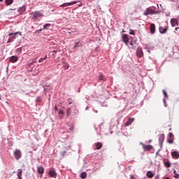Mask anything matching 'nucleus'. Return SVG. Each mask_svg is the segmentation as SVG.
Masks as SVG:
<instances>
[{"mask_svg":"<svg viewBox=\"0 0 179 179\" xmlns=\"http://www.w3.org/2000/svg\"><path fill=\"white\" fill-rule=\"evenodd\" d=\"M66 153V152L63 151L61 152V155H62V156H64Z\"/></svg>","mask_w":179,"mask_h":179,"instance_id":"37998d69","label":"nucleus"},{"mask_svg":"<svg viewBox=\"0 0 179 179\" xmlns=\"http://www.w3.org/2000/svg\"><path fill=\"white\" fill-rule=\"evenodd\" d=\"M50 55H55L57 54V51L54 50L50 52Z\"/></svg>","mask_w":179,"mask_h":179,"instance_id":"72a5a7b5","label":"nucleus"},{"mask_svg":"<svg viewBox=\"0 0 179 179\" xmlns=\"http://www.w3.org/2000/svg\"><path fill=\"white\" fill-rule=\"evenodd\" d=\"M0 2H3V0H0Z\"/></svg>","mask_w":179,"mask_h":179,"instance_id":"4d7b16f0","label":"nucleus"},{"mask_svg":"<svg viewBox=\"0 0 179 179\" xmlns=\"http://www.w3.org/2000/svg\"><path fill=\"white\" fill-rule=\"evenodd\" d=\"M95 146L97 150H100V149H101V148H103V144L100 142H98V143H95Z\"/></svg>","mask_w":179,"mask_h":179,"instance_id":"aec40b11","label":"nucleus"},{"mask_svg":"<svg viewBox=\"0 0 179 179\" xmlns=\"http://www.w3.org/2000/svg\"><path fill=\"white\" fill-rule=\"evenodd\" d=\"M169 30V26L159 27V31L161 34H166Z\"/></svg>","mask_w":179,"mask_h":179,"instance_id":"20e7f679","label":"nucleus"},{"mask_svg":"<svg viewBox=\"0 0 179 179\" xmlns=\"http://www.w3.org/2000/svg\"><path fill=\"white\" fill-rule=\"evenodd\" d=\"M164 94L165 96V97H167V92H166V91L164 90Z\"/></svg>","mask_w":179,"mask_h":179,"instance_id":"a18cd8bd","label":"nucleus"},{"mask_svg":"<svg viewBox=\"0 0 179 179\" xmlns=\"http://www.w3.org/2000/svg\"><path fill=\"white\" fill-rule=\"evenodd\" d=\"M156 11L153 9L152 7H149L143 13L144 16H149V15H156Z\"/></svg>","mask_w":179,"mask_h":179,"instance_id":"f257e3e1","label":"nucleus"},{"mask_svg":"<svg viewBox=\"0 0 179 179\" xmlns=\"http://www.w3.org/2000/svg\"><path fill=\"white\" fill-rule=\"evenodd\" d=\"M99 127H101V126L99 124Z\"/></svg>","mask_w":179,"mask_h":179,"instance_id":"69168bd1","label":"nucleus"},{"mask_svg":"<svg viewBox=\"0 0 179 179\" xmlns=\"http://www.w3.org/2000/svg\"><path fill=\"white\" fill-rule=\"evenodd\" d=\"M99 80L101 81H104L106 80V78L104 77V76L103 74H99Z\"/></svg>","mask_w":179,"mask_h":179,"instance_id":"b1692460","label":"nucleus"},{"mask_svg":"<svg viewBox=\"0 0 179 179\" xmlns=\"http://www.w3.org/2000/svg\"><path fill=\"white\" fill-rule=\"evenodd\" d=\"M22 173H23V171L22 170V169H20L17 170V176L19 179H22Z\"/></svg>","mask_w":179,"mask_h":179,"instance_id":"6ab92c4d","label":"nucleus"},{"mask_svg":"<svg viewBox=\"0 0 179 179\" xmlns=\"http://www.w3.org/2000/svg\"><path fill=\"white\" fill-rule=\"evenodd\" d=\"M148 48H149L150 50H155V46H153V45H150V46H148Z\"/></svg>","mask_w":179,"mask_h":179,"instance_id":"ea45409f","label":"nucleus"},{"mask_svg":"<svg viewBox=\"0 0 179 179\" xmlns=\"http://www.w3.org/2000/svg\"><path fill=\"white\" fill-rule=\"evenodd\" d=\"M148 52H150V50H148Z\"/></svg>","mask_w":179,"mask_h":179,"instance_id":"680f3d73","label":"nucleus"},{"mask_svg":"<svg viewBox=\"0 0 179 179\" xmlns=\"http://www.w3.org/2000/svg\"><path fill=\"white\" fill-rule=\"evenodd\" d=\"M152 142V141H150L149 143Z\"/></svg>","mask_w":179,"mask_h":179,"instance_id":"e2e57ef3","label":"nucleus"},{"mask_svg":"<svg viewBox=\"0 0 179 179\" xmlns=\"http://www.w3.org/2000/svg\"><path fill=\"white\" fill-rule=\"evenodd\" d=\"M95 113H97V110H96Z\"/></svg>","mask_w":179,"mask_h":179,"instance_id":"0e129e2a","label":"nucleus"},{"mask_svg":"<svg viewBox=\"0 0 179 179\" xmlns=\"http://www.w3.org/2000/svg\"><path fill=\"white\" fill-rule=\"evenodd\" d=\"M50 55H55L57 54V51L54 50L50 52Z\"/></svg>","mask_w":179,"mask_h":179,"instance_id":"f704fd0d","label":"nucleus"},{"mask_svg":"<svg viewBox=\"0 0 179 179\" xmlns=\"http://www.w3.org/2000/svg\"><path fill=\"white\" fill-rule=\"evenodd\" d=\"M130 45H133L132 43H130Z\"/></svg>","mask_w":179,"mask_h":179,"instance_id":"13d9d810","label":"nucleus"},{"mask_svg":"<svg viewBox=\"0 0 179 179\" xmlns=\"http://www.w3.org/2000/svg\"><path fill=\"white\" fill-rule=\"evenodd\" d=\"M171 155L173 159H178V157H179V154L176 151L172 152Z\"/></svg>","mask_w":179,"mask_h":179,"instance_id":"f3484780","label":"nucleus"},{"mask_svg":"<svg viewBox=\"0 0 179 179\" xmlns=\"http://www.w3.org/2000/svg\"><path fill=\"white\" fill-rule=\"evenodd\" d=\"M80 177H81V178L85 179V178H86V177H87V173H86V172H83L80 174Z\"/></svg>","mask_w":179,"mask_h":179,"instance_id":"393cba45","label":"nucleus"},{"mask_svg":"<svg viewBox=\"0 0 179 179\" xmlns=\"http://www.w3.org/2000/svg\"><path fill=\"white\" fill-rule=\"evenodd\" d=\"M50 55H55L57 54V51L54 50L50 52Z\"/></svg>","mask_w":179,"mask_h":179,"instance_id":"c9c22d12","label":"nucleus"},{"mask_svg":"<svg viewBox=\"0 0 179 179\" xmlns=\"http://www.w3.org/2000/svg\"><path fill=\"white\" fill-rule=\"evenodd\" d=\"M32 15H33L32 19H38V17H43L44 16V14L41 11H35L32 13Z\"/></svg>","mask_w":179,"mask_h":179,"instance_id":"7ed1b4c3","label":"nucleus"},{"mask_svg":"<svg viewBox=\"0 0 179 179\" xmlns=\"http://www.w3.org/2000/svg\"><path fill=\"white\" fill-rule=\"evenodd\" d=\"M178 29H179V27H176V28L175 29V30L177 31V30H178Z\"/></svg>","mask_w":179,"mask_h":179,"instance_id":"3c124183","label":"nucleus"},{"mask_svg":"<svg viewBox=\"0 0 179 179\" xmlns=\"http://www.w3.org/2000/svg\"><path fill=\"white\" fill-rule=\"evenodd\" d=\"M173 138H171V139H168V143H173Z\"/></svg>","mask_w":179,"mask_h":179,"instance_id":"a19ab883","label":"nucleus"},{"mask_svg":"<svg viewBox=\"0 0 179 179\" xmlns=\"http://www.w3.org/2000/svg\"><path fill=\"white\" fill-rule=\"evenodd\" d=\"M164 179H170V178H169V177H166V178H165Z\"/></svg>","mask_w":179,"mask_h":179,"instance_id":"864d4df0","label":"nucleus"},{"mask_svg":"<svg viewBox=\"0 0 179 179\" xmlns=\"http://www.w3.org/2000/svg\"><path fill=\"white\" fill-rule=\"evenodd\" d=\"M135 121V118H129L128 120L124 123L125 127H129L132 122Z\"/></svg>","mask_w":179,"mask_h":179,"instance_id":"1a4fd4ad","label":"nucleus"},{"mask_svg":"<svg viewBox=\"0 0 179 179\" xmlns=\"http://www.w3.org/2000/svg\"><path fill=\"white\" fill-rule=\"evenodd\" d=\"M18 59L19 58L17 57V56H11L9 61L10 62L14 64V62H17Z\"/></svg>","mask_w":179,"mask_h":179,"instance_id":"ddd939ff","label":"nucleus"},{"mask_svg":"<svg viewBox=\"0 0 179 179\" xmlns=\"http://www.w3.org/2000/svg\"><path fill=\"white\" fill-rule=\"evenodd\" d=\"M136 54L137 57H138L139 58H142V57L143 56V52L142 51V48H138L137 49Z\"/></svg>","mask_w":179,"mask_h":179,"instance_id":"9d476101","label":"nucleus"},{"mask_svg":"<svg viewBox=\"0 0 179 179\" xmlns=\"http://www.w3.org/2000/svg\"><path fill=\"white\" fill-rule=\"evenodd\" d=\"M13 39H12L11 38H8V41H7V43H13Z\"/></svg>","mask_w":179,"mask_h":179,"instance_id":"58836bf2","label":"nucleus"},{"mask_svg":"<svg viewBox=\"0 0 179 179\" xmlns=\"http://www.w3.org/2000/svg\"><path fill=\"white\" fill-rule=\"evenodd\" d=\"M78 6H82V3H80L79 5H78Z\"/></svg>","mask_w":179,"mask_h":179,"instance_id":"603ef678","label":"nucleus"},{"mask_svg":"<svg viewBox=\"0 0 179 179\" xmlns=\"http://www.w3.org/2000/svg\"><path fill=\"white\" fill-rule=\"evenodd\" d=\"M122 41L125 43V44H129V39L128 38V35L124 34L122 36Z\"/></svg>","mask_w":179,"mask_h":179,"instance_id":"f8f14e48","label":"nucleus"},{"mask_svg":"<svg viewBox=\"0 0 179 179\" xmlns=\"http://www.w3.org/2000/svg\"><path fill=\"white\" fill-rule=\"evenodd\" d=\"M141 144L142 145V146H143V148L144 149V150L145 151H149V150H151V149H152V145H145V144H143V143H141Z\"/></svg>","mask_w":179,"mask_h":179,"instance_id":"9b49d317","label":"nucleus"},{"mask_svg":"<svg viewBox=\"0 0 179 179\" xmlns=\"http://www.w3.org/2000/svg\"><path fill=\"white\" fill-rule=\"evenodd\" d=\"M164 165L166 167L169 168V167H171V164H170L169 162H164Z\"/></svg>","mask_w":179,"mask_h":179,"instance_id":"cd10ccee","label":"nucleus"},{"mask_svg":"<svg viewBox=\"0 0 179 179\" xmlns=\"http://www.w3.org/2000/svg\"><path fill=\"white\" fill-rule=\"evenodd\" d=\"M66 129H69V131H73V127L68 125L66 127Z\"/></svg>","mask_w":179,"mask_h":179,"instance_id":"c85d7f7f","label":"nucleus"},{"mask_svg":"<svg viewBox=\"0 0 179 179\" xmlns=\"http://www.w3.org/2000/svg\"><path fill=\"white\" fill-rule=\"evenodd\" d=\"M16 52L17 54H18V55H20V54H22V48H19L16 50Z\"/></svg>","mask_w":179,"mask_h":179,"instance_id":"bb28decb","label":"nucleus"},{"mask_svg":"<svg viewBox=\"0 0 179 179\" xmlns=\"http://www.w3.org/2000/svg\"><path fill=\"white\" fill-rule=\"evenodd\" d=\"M147 176L148 177V178H152L153 177V173H152V171H148L147 172Z\"/></svg>","mask_w":179,"mask_h":179,"instance_id":"4be33fe9","label":"nucleus"},{"mask_svg":"<svg viewBox=\"0 0 179 179\" xmlns=\"http://www.w3.org/2000/svg\"><path fill=\"white\" fill-rule=\"evenodd\" d=\"M60 6H61V8H65L66 6H67L66 3H64L62 5H60Z\"/></svg>","mask_w":179,"mask_h":179,"instance_id":"e433bc0d","label":"nucleus"},{"mask_svg":"<svg viewBox=\"0 0 179 179\" xmlns=\"http://www.w3.org/2000/svg\"><path fill=\"white\" fill-rule=\"evenodd\" d=\"M41 31H43V29H38V30H36V33L37 34H40L41 33Z\"/></svg>","mask_w":179,"mask_h":179,"instance_id":"2f4dec72","label":"nucleus"},{"mask_svg":"<svg viewBox=\"0 0 179 179\" xmlns=\"http://www.w3.org/2000/svg\"><path fill=\"white\" fill-rule=\"evenodd\" d=\"M31 64H33V62L30 63L29 65H31Z\"/></svg>","mask_w":179,"mask_h":179,"instance_id":"bf43d9fd","label":"nucleus"},{"mask_svg":"<svg viewBox=\"0 0 179 179\" xmlns=\"http://www.w3.org/2000/svg\"><path fill=\"white\" fill-rule=\"evenodd\" d=\"M164 138H165V136H164V134H161V135L159 136V143H160L161 146H163V142H164Z\"/></svg>","mask_w":179,"mask_h":179,"instance_id":"2eb2a0df","label":"nucleus"},{"mask_svg":"<svg viewBox=\"0 0 179 179\" xmlns=\"http://www.w3.org/2000/svg\"><path fill=\"white\" fill-rule=\"evenodd\" d=\"M17 34H20V36H22V32L17 31V32H15V33H10L8 34V36H13L11 37V38H12L13 41H14L16 38V36H17Z\"/></svg>","mask_w":179,"mask_h":179,"instance_id":"6e6552de","label":"nucleus"},{"mask_svg":"<svg viewBox=\"0 0 179 179\" xmlns=\"http://www.w3.org/2000/svg\"><path fill=\"white\" fill-rule=\"evenodd\" d=\"M59 114H62V115H63V114H64V110H60L59 111Z\"/></svg>","mask_w":179,"mask_h":179,"instance_id":"79ce46f5","label":"nucleus"},{"mask_svg":"<svg viewBox=\"0 0 179 179\" xmlns=\"http://www.w3.org/2000/svg\"><path fill=\"white\" fill-rule=\"evenodd\" d=\"M36 101H40V98H38V99H36Z\"/></svg>","mask_w":179,"mask_h":179,"instance_id":"8fccbe9b","label":"nucleus"},{"mask_svg":"<svg viewBox=\"0 0 179 179\" xmlns=\"http://www.w3.org/2000/svg\"><path fill=\"white\" fill-rule=\"evenodd\" d=\"M169 138H171V139H173V138H174V135H173V133H169Z\"/></svg>","mask_w":179,"mask_h":179,"instance_id":"473e14b6","label":"nucleus"},{"mask_svg":"<svg viewBox=\"0 0 179 179\" xmlns=\"http://www.w3.org/2000/svg\"><path fill=\"white\" fill-rule=\"evenodd\" d=\"M71 5H75L76 3H79V1H71Z\"/></svg>","mask_w":179,"mask_h":179,"instance_id":"7c9ffc66","label":"nucleus"},{"mask_svg":"<svg viewBox=\"0 0 179 179\" xmlns=\"http://www.w3.org/2000/svg\"><path fill=\"white\" fill-rule=\"evenodd\" d=\"M86 110H87V108H86Z\"/></svg>","mask_w":179,"mask_h":179,"instance_id":"338daca9","label":"nucleus"},{"mask_svg":"<svg viewBox=\"0 0 179 179\" xmlns=\"http://www.w3.org/2000/svg\"><path fill=\"white\" fill-rule=\"evenodd\" d=\"M130 179H135V177L134 176V175L130 176Z\"/></svg>","mask_w":179,"mask_h":179,"instance_id":"49530a36","label":"nucleus"},{"mask_svg":"<svg viewBox=\"0 0 179 179\" xmlns=\"http://www.w3.org/2000/svg\"><path fill=\"white\" fill-rule=\"evenodd\" d=\"M42 58H43V61H44L45 59H47V55H45L44 57H42Z\"/></svg>","mask_w":179,"mask_h":179,"instance_id":"09e8293b","label":"nucleus"},{"mask_svg":"<svg viewBox=\"0 0 179 179\" xmlns=\"http://www.w3.org/2000/svg\"><path fill=\"white\" fill-rule=\"evenodd\" d=\"M37 170L39 174H44V168L43 166L38 167Z\"/></svg>","mask_w":179,"mask_h":179,"instance_id":"a211bd4d","label":"nucleus"},{"mask_svg":"<svg viewBox=\"0 0 179 179\" xmlns=\"http://www.w3.org/2000/svg\"><path fill=\"white\" fill-rule=\"evenodd\" d=\"M67 6H72L71 3V2H69V3H66Z\"/></svg>","mask_w":179,"mask_h":179,"instance_id":"c03bdc74","label":"nucleus"},{"mask_svg":"<svg viewBox=\"0 0 179 179\" xmlns=\"http://www.w3.org/2000/svg\"><path fill=\"white\" fill-rule=\"evenodd\" d=\"M129 34H131V36H135V31L134 30H131L130 32H129Z\"/></svg>","mask_w":179,"mask_h":179,"instance_id":"4c0bfd02","label":"nucleus"},{"mask_svg":"<svg viewBox=\"0 0 179 179\" xmlns=\"http://www.w3.org/2000/svg\"><path fill=\"white\" fill-rule=\"evenodd\" d=\"M71 104H72V102H70V103H69V106H71Z\"/></svg>","mask_w":179,"mask_h":179,"instance_id":"5fc2aeb1","label":"nucleus"},{"mask_svg":"<svg viewBox=\"0 0 179 179\" xmlns=\"http://www.w3.org/2000/svg\"><path fill=\"white\" fill-rule=\"evenodd\" d=\"M173 173L175 174L174 177L176 178H179V174L177 173V172L176 171H173Z\"/></svg>","mask_w":179,"mask_h":179,"instance_id":"c756f323","label":"nucleus"},{"mask_svg":"<svg viewBox=\"0 0 179 179\" xmlns=\"http://www.w3.org/2000/svg\"><path fill=\"white\" fill-rule=\"evenodd\" d=\"M156 31V27L155 26V24H150V33L151 34H155Z\"/></svg>","mask_w":179,"mask_h":179,"instance_id":"4468645a","label":"nucleus"},{"mask_svg":"<svg viewBox=\"0 0 179 179\" xmlns=\"http://www.w3.org/2000/svg\"><path fill=\"white\" fill-rule=\"evenodd\" d=\"M55 110H57V106L55 107Z\"/></svg>","mask_w":179,"mask_h":179,"instance_id":"6e6d98bb","label":"nucleus"},{"mask_svg":"<svg viewBox=\"0 0 179 179\" xmlns=\"http://www.w3.org/2000/svg\"><path fill=\"white\" fill-rule=\"evenodd\" d=\"M17 12L20 15H23V13L26 12V6H22V7L18 8Z\"/></svg>","mask_w":179,"mask_h":179,"instance_id":"0eeeda50","label":"nucleus"},{"mask_svg":"<svg viewBox=\"0 0 179 179\" xmlns=\"http://www.w3.org/2000/svg\"><path fill=\"white\" fill-rule=\"evenodd\" d=\"M6 5H12L13 3V0H5Z\"/></svg>","mask_w":179,"mask_h":179,"instance_id":"5701e85b","label":"nucleus"},{"mask_svg":"<svg viewBox=\"0 0 179 179\" xmlns=\"http://www.w3.org/2000/svg\"><path fill=\"white\" fill-rule=\"evenodd\" d=\"M13 156L16 160H19L22 157V151L19 149H16L13 152Z\"/></svg>","mask_w":179,"mask_h":179,"instance_id":"f03ea898","label":"nucleus"},{"mask_svg":"<svg viewBox=\"0 0 179 179\" xmlns=\"http://www.w3.org/2000/svg\"><path fill=\"white\" fill-rule=\"evenodd\" d=\"M156 156H157V152L155 153Z\"/></svg>","mask_w":179,"mask_h":179,"instance_id":"052dcab7","label":"nucleus"},{"mask_svg":"<svg viewBox=\"0 0 179 179\" xmlns=\"http://www.w3.org/2000/svg\"><path fill=\"white\" fill-rule=\"evenodd\" d=\"M71 108H68L67 110H66V115L67 117H69V115H71Z\"/></svg>","mask_w":179,"mask_h":179,"instance_id":"a878e982","label":"nucleus"},{"mask_svg":"<svg viewBox=\"0 0 179 179\" xmlns=\"http://www.w3.org/2000/svg\"><path fill=\"white\" fill-rule=\"evenodd\" d=\"M50 27H51V24H49V23L45 24L43 25V30H48V29H50Z\"/></svg>","mask_w":179,"mask_h":179,"instance_id":"412c9836","label":"nucleus"},{"mask_svg":"<svg viewBox=\"0 0 179 179\" xmlns=\"http://www.w3.org/2000/svg\"><path fill=\"white\" fill-rule=\"evenodd\" d=\"M83 45L80 41L76 42V44L74 47L73 48V50H76V48H79V47H82Z\"/></svg>","mask_w":179,"mask_h":179,"instance_id":"dca6fc26","label":"nucleus"},{"mask_svg":"<svg viewBox=\"0 0 179 179\" xmlns=\"http://www.w3.org/2000/svg\"><path fill=\"white\" fill-rule=\"evenodd\" d=\"M48 174L52 178H57V172H55V170L50 169L48 172Z\"/></svg>","mask_w":179,"mask_h":179,"instance_id":"39448f33","label":"nucleus"},{"mask_svg":"<svg viewBox=\"0 0 179 179\" xmlns=\"http://www.w3.org/2000/svg\"><path fill=\"white\" fill-rule=\"evenodd\" d=\"M171 24L172 27H174L175 26H178V20L176 18H171Z\"/></svg>","mask_w":179,"mask_h":179,"instance_id":"423d86ee","label":"nucleus"},{"mask_svg":"<svg viewBox=\"0 0 179 179\" xmlns=\"http://www.w3.org/2000/svg\"><path fill=\"white\" fill-rule=\"evenodd\" d=\"M43 61H44L43 59V58H41V59H39L38 62H43Z\"/></svg>","mask_w":179,"mask_h":179,"instance_id":"de8ad7c7","label":"nucleus"}]
</instances>
